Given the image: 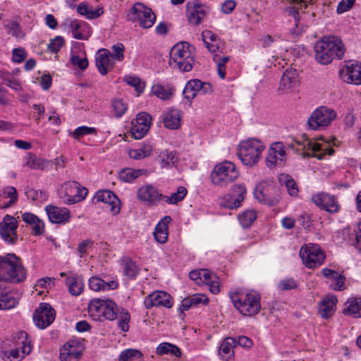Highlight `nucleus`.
Wrapping results in <instances>:
<instances>
[{
	"instance_id": "nucleus-53",
	"label": "nucleus",
	"mask_w": 361,
	"mask_h": 361,
	"mask_svg": "<svg viewBox=\"0 0 361 361\" xmlns=\"http://www.w3.org/2000/svg\"><path fill=\"white\" fill-rule=\"evenodd\" d=\"M213 59L217 65L218 75L221 79H224L226 76V63L229 61V56L220 57L215 54Z\"/></svg>"
},
{
	"instance_id": "nucleus-24",
	"label": "nucleus",
	"mask_w": 361,
	"mask_h": 361,
	"mask_svg": "<svg viewBox=\"0 0 361 361\" xmlns=\"http://www.w3.org/2000/svg\"><path fill=\"white\" fill-rule=\"evenodd\" d=\"M46 212L50 221L54 224H65L71 217L70 211L66 207L48 205L46 207Z\"/></svg>"
},
{
	"instance_id": "nucleus-13",
	"label": "nucleus",
	"mask_w": 361,
	"mask_h": 361,
	"mask_svg": "<svg viewBox=\"0 0 361 361\" xmlns=\"http://www.w3.org/2000/svg\"><path fill=\"white\" fill-rule=\"evenodd\" d=\"M18 222L16 219L6 214L0 223V236L9 245H14L18 240L17 228Z\"/></svg>"
},
{
	"instance_id": "nucleus-41",
	"label": "nucleus",
	"mask_w": 361,
	"mask_h": 361,
	"mask_svg": "<svg viewBox=\"0 0 361 361\" xmlns=\"http://www.w3.org/2000/svg\"><path fill=\"white\" fill-rule=\"evenodd\" d=\"M200 80L194 79L188 81L183 90L185 98L188 100L193 99L199 94Z\"/></svg>"
},
{
	"instance_id": "nucleus-33",
	"label": "nucleus",
	"mask_w": 361,
	"mask_h": 361,
	"mask_svg": "<svg viewBox=\"0 0 361 361\" xmlns=\"http://www.w3.org/2000/svg\"><path fill=\"white\" fill-rule=\"evenodd\" d=\"M157 161L162 169H170L178 162V157L174 152L165 149L159 153Z\"/></svg>"
},
{
	"instance_id": "nucleus-16",
	"label": "nucleus",
	"mask_w": 361,
	"mask_h": 361,
	"mask_svg": "<svg viewBox=\"0 0 361 361\" xmlns=\"http://www.w3.org/2000/svg\"><path fill=\"white\" fill-rule=\"evenodd\" d=\"M151 116L146 112L139 113L136 118L131 122L130 134L136 140L142 138L148 132L151 126Z\"/></svg>"
},
{
	"instance_id": "nucleus-25",
	"label": "nucleus",
	"mask_w": 361,
	"mask_h": 361,
	"mask_svg": "<svg viewBox=\"0 0 361 361\" xmlns=\"http://www.w3.org/2000/svg\"><path fill=\"white\" fill-rule=\"evenodd\" d=\"M337 298L334 295H327L319 303V312L322 318L331 317L336 310Z\"/></svg>"
},
{
	"instance_id": "nucleus-44",
	"label": "nucleus",
	"mask_w": 361,
	"mask_h": 361,
	"mask_svg": "<svg viewBox=\"0 0 361 361\" xmlns=\"http://www.w3.org/2000/svg\"><path fill=\"white\" fill-rule=\"evenodd\" d=\"M94 200L97 202H102L109 205L114 204L118 200L116 195L108 190L98 191L95 194Z\"/></svg>"
},
{
	"instance_id": "nucleus-15",
	"label": "nucleus",
	"mask_w": 361,
	"mask_h": 361,
	"mask_svg": "<svg viewBox=\"0 0 361 361\" xmlns=\"http://www.w3.org/2000/svg\"><path fill=\"white\" fill-rule=\"evenodd\" d=\"M55 310L49 303L42 302L35 310L33 321L39 329H45L55 319Z\"/></svg>"
},
{
	"instance_id": "nucleus-6",
	"label": "nucleus",
	"mask_w": 361,
	"mask_h": 361,
	"mask_svg": "<svg viewBox=\"0 0 361 361\" xmlns=\"http://www.w3.org/2000/svg\"><path fill=\"white\" fill-rule=\"evenodd\" d=\"M88 312L95 321H114L118 317V307L110 299L94 298L89 302Z\"/></svg>"
},
{
	"instance_id": "nucleus-9",
	"label": "nucleus",
	"mask_w": 361,
	"mask_h": 361,
	"mask_svg": "<svg viewBox=\"0 0 361 361\" xmlns=\"http://www.w3.org/2000/svg\"><path fill=\"white\" fill-rule=\"evenodd\" d=\"M127 16L129 20L137 23L144 29L152 27L156 21V16L152 9L142 3L135 4Z\"/></svg>"
},
{
	"instance_id": "nucleus-56",
	"label": "nucleus",
	"mask_w": 361,
	"mask_h": 361,
	"mask_svg": "<svg viewBox=\"0 0 361 361\" xmlns=\"http://www.w3.org/2000/svg\"><path fill=\"white\" fill-rule=\"evenodd\" d=\"M112 53L110 56L116 61H121L124 59L125 47L122 43H116L111 47Z\"/></svg>"
},
{
	"instance_id": "nucleus-28",
	"label": "nucleus",
	"mask_w": 361,
	"mask_h": 361,
	"mask_svg": "<svg viewBox=\"0 0 361 361\" xmlns=\"http://www.w3.org/2000/svg\"><path fill=\"white\" fill-rule=\"evenodd\" d=\"M322 274L326 278H330L334 282L330 285L334 290H342L345 288V277L338 274L336 271L324 268L322 269Z\"/></svg>"
},
{
	"instance_id": "nucleus-55",
	"label": "nucleus",
	"mask_w": 361,
	"mask_h": 361,
	"mask_svg": "<svg viewBox=\"0 0 361 361\" xmlns=\"http://www.w3.org/2000/svg\"><path fill=\"white\" fill-rule=\"evenodd\" d=\"M0 196L10 198V204H15L18 200V193L13 186H6L0 190Z\"/></svg>"
},
{
	"instance_id": "nucleus-1",
	"label": "nucleus",
	"mask_w": 361,
	"mask_h": 361,
	"mask_svg": "<svg viewBox=\"0 0 361 361\" xmlns=\"http://www.w3.org/2000/svg\"><path fill=\"white\" fill-rule=\"evenodd\" d=\"M316 61L322 65H327L334 59H343L345 49L341 39L329 35L318 40L314 46Z\"/></svg>"
},
{
	"instance_id": "nucleus-63",
	"label": "nucleus",
	"mask_w": 361,
	"mask_h": 361,
	"mask_svg": "<svg viewBox=\"0 0 361 361\" xmlns=\"http://www.w3.org/2000/svg\"><path fill=\"white\" fill-rule=\"evenodd\" d=\"M71 62L73 66L78 67L80 70L86 69L89 64L88 60L86 57L80 58L75 55L71 56Z\"/></svg>"
},
{
	"instance_id": "nucleus-59",
	"label": "nucleus",
	"mask_w": 361,
	"mask_h": 361,
	"mask_svg": "<svg viewBox=\"0 0 361 361\" xmlns=\"http://www.w3.org/2000/svg\"><path fill=\"white\" fill-rule=\"evenodd\" d=\"M25 195L28 200L32 201H42L46 199V195L42 191L36 190L30 188L25 189Z\"/></svg>"
},
{
	"instance_id": "nucleus-22",
	"label": "nucleus",
	"mask_w": 361,
	"mask_h": 361,
	"mask_svg": "<svg viewBox=\"0 0 361 361\" xmlns=\"http://www.w3.org/2000/svg\"><path fill=\"white\" fill-rule=\"evenodd\" d=\"M206 14L205 10L198 1L195 0L187 3L186 16L190 24L200 25Z\"/></svg>"
},
{
	"instance_id": "nucleus-8",
	"label": "nucleus",
	"mask_w": 361,
	"mask_h": 361,
	"mask_svg": "<svg viewBox=\"0 0 361 361\" xmlns=\"http://www.w3.org/2000/svg\"><path fill=\"white\" fill-rule=\"evenodd\" d=\"M300 257L303 264L309 269H315L324 264L326 259L324 250L317 244L307 243L302 246Z\"/></svg>"
},
{
	"instance_id": "nucleus-26",
	"label": "nucleus",
	"mask_w": 361,
	"mask_h": 361,
	"mask_svg": "<svg viewBox=\"0 0 361 361\" xmlns=\"http://www.w3.org/2000/svg\"><path fill=\"white\" fill-rule=\"evenodd\" d=\"M298 76L295 69H287L281 76L279 89L288 91L298 85Z\"/></svg>"
},
{
	"instance_id": "nucleus-64",
	"label": "nucleus",
	"mask_w": 361,
	"mask_h": 361,
	"mask_svg": "<svg viewBox=\"0 0 361 361\" xmlns=\"http://www.w3.org/2000/svg\"><path fill=\"white\" fill-rule=\"evenodd\" d=\"M64 43V39L61 36L56 37L48 45V49L52 53H56L59 51Z\"/></svg>"
},
{
	"instance_id": "nucleus-19",
	"label": "nucleus",
	"mask_w": 361,
	"mask_h": 361,
	"mask_svg": "<svg viewBox=\"0 0 361 361\" xmlns=\"http://www.w3.org/2000/svg\"><path fill=\"white\" fill-rule=\"evenodd\" d=\"M312 200L317 207L329 213H336L339 211L340 206L334 195L320 192L313 195Z\"/></svg>"
},
{
	"instance_id": "nucleus-11",
	"label": "nucleus",
	"mask_w": 361,
	"mask_h": 361,
	"mask_svg": "<svg viewBox=\"0 0 361 361\" xmlns=\"http://www.w3.org/2000/svg\"><path fill=\"white\" fill-rule=\"evenodd\" d=\"M336 118V113L334 110L320 106L312 113L307 120V125L311 130H316L329 126Z\"/></svg>"
},
{
	"instance_id": "nucleus-32",
	"label": "nucleus",
	"mask_w": 361,
	"mask_h": 361,
	"mask_svg": "<svg viewBox=\"0 0 361 361\" xmlns=\"http://www.w3.org/2000/svg\"><path fill=\"white\" fill-rule=\"evenodd\" d=\"M205 47L211 53H216L220 48L221 41L217 35L210 30H204L201 34Z\"/></svg>"
},
{
	"instance_id": "nucleus-30",
	"label": "nucleus",
	"mask_w": 361,
	"mask_h": 361,
	"mask_svg": "<svg viewBox=\"0 0 361 361\" xmlns=\"http://www.w3.org/2000/svg\"><path fill=\"white\" fill-rule=\"evenodd\" d=\"M201 282L207 284L209 286V290L217 294L220 291L219 279L213 273L207 269H201Z\"/></svg>"
},
{
	"instance_id": "nucleus-51",
	"label": "nucleus",
	"mask_w": 361,
	"mask_h": 361,
	"mask_svg": "<svg viewBox=\"0 0 361 361\" xmlns=\"http://www.w3.org/2000/svg\"><path fill=\"white\" fill-rule=\"evenodd\" d=\"M142 353L136 349H126L122 351L118 357V361H135L137 359H142Z\"/></svg>"
},
{
	"instance_id": "nucleus-10",
	"label": "nucleus",
	"mask_w": 361,
	"mask_h": 361,
	"mask_svg": "<svg viewBox=\"0 0 361 361\" xmlns=\"http://www.w3.org/2000/svg\"><path fill=\"white\" fill-rule=\"evenodd\" d=\"M254 195L259 202L269 206L276 205L280 200L278 188L269 180L259 183L256 186Z\"/></svg>"
},
{
	"instance_id": "nucleus-31",
	"label": "nucleus",
	"mask_w": 361,
	"mask_h": 361,
	"mask_svg": "<svg viewBox=\"0 0 361 361\" xmlns=\"http://www.w3.org/2000/svg\"><path fill=\"white\" fill-rule=\"evenodd\" d=\"M12 341L21 348V353L28 355L32 350L31 341L27 334L24 331H20L12 336Z\"/></svg>"
},
{
	"instance_id": "nucleus-57",
	"label": "nucleus",
	"mask_w": 361,
	"mask_h": 361,
	"mask_svg": "<svg viewBox=\"0 0 361 361\" xmlns=\"http://www.w3.org/2000/svg\"><path fill=\"white\" fill-rule=\"evenodd\" d=\"M96 133L97 130L94 128L82 126L77 128L73 133H71V135L73 138L78 139L81 137H83L85 135Z\"/></svg>"
},
{
	"instance_id": "nucleus-5",
	"label": "nucleus",
	"mask_w": 361,
	"mask_h": 361,
	"mask_svg": "<svg viewBox=\"0 0 361 361\" xmlns=\"http://www.w3.org/2000/svg\"><path fill=\"white\" fill-rule=\"evenodd\" d=\"M264 149L265 146L259 140L250 138L240 142L237 154L245 166L253 167L260 160Z\"/></svg>"
},
{
	"instance_id": "nucleus-48",
	"label": "nucleus",
	"mask_w": 361,
	"mask_h": 361,
	"mask_svg": "<svg viewBox=\"0 0 361 361\" xmlns=\"http://www.w3.org/2000/svg\"><path fill=\"white\" fill-rule=\"evenodd\" d=\"M257 218L255 210L250 209L242 212L238 215V220L242 227L249 228Z\"/></svg>"
},
{
	"instance_id": "nucleus-12",
	"label": "nucleus",
	"mask_w": 361,
	"mask_h": 361,
	"mask_svg": "<svg viewBox=\"0 0 361 361\" xmlns=\"http://www.w3.org/2000/svg\"><path fill=\"white\" fill-rule=\"evenodd\" d=\"M329 141H326L323 143L312 142L309 140H305L303 143L295 141V143L290 144L289 147L293 149H295L297 151L302 149H310L313 153L319 152V154H313L314 157H317L319 159H322L326 154L333 155L334 149L329 146Z\"/></svg>"
},
{
	"instance_id": "nucleus-35",
	"label": "nucleus",
	"mask_w": 361,
	"mask_h": 361,
	"mask_svg": "<svg viewBox=\"0 0 361 361\" xmlns=\"http://www.w3.org/2000/svg\"><path fill=\"white\" fill-rule=\"evenodd\" d=\"M235 346V340L228 337L221 343L219 353L226 361H229L234 357L233 348Z\"/></svg>"
},
{
	"instance_id": "nucleus-21",
	"label": "nucleus",
	"mask_w": 361,
	"mask_h": 361,
	"mask_svg": "<svg viewBox=\"0 0 361 361\" xmlns=\"http://www.w3.org/2000/svg\"><path fill=\"white\" fill-rule=\"evenodd\" d=\"M339 75L345 82L361 85V64L349 63L339 71Z\"/></svg>"
},
{
	"instance_id": "nucleus-29",
	"label": "nucleus",
	"mask_w": 361,
	"mask_h": 361,
	"mask_svg": "<svg viewBox=\"0 0 361 361\" xmlns=\"http://www.w3.org/2000/svg\"><path fill=\"white\" fill-rule=\"evenodd\" d=\"M118 285V282L115 280L105 281L97 276H92L89 279V287L94 291L114 290Z\"/></svg>"
},
{
	"instance_id": "nucleus-20",
	"label": "nucleus",
	"mask_w": 361,
	"mask_h": 361,
	"mask_svg": "<svg viewBox=\"0 0 361 361\" xmlns=\"http://www.w3.org/2000/svg\"><path fill=\"white\" fill-rule=\"evenodd\" d=\"M285 155L286 151L283 143L281 142L273 143L268 149V154L266 158L267 167L273 169L278 164L282 165Z\"/></svg>"
},
{
	"instance_id": "nucleus-38",
	"label": "nucleus",
	"mask_w": 361,
	"mask_h": 361,
	"mask_svg": "<svg viewBox=\"0 0 361 361\" xmlns=\"http://www.w3.org/2000/svg\"><path fill=\"white\" fill-rule=\"evenodd\" d=\"M100 51L103 52L100 54L96 58V66L99 72L104 75L108 73V67L110 66V51L108 49H103Z\"/></svg>"
},
{
	"instance_id": "nucleus-42",
	"label": "nucleus",
	"mask_w": 361,
	"mask_h": 361,
	"mask_svg": "<svg viewBox=\"0 0 361 361\" xmlns=\"http://www.w3.org/2000/svg\"><path fill=\"white\" fill-rule=\"evenodd\" d=\"M66 283L68 287L70 293L73 295H79L83 290V283L76 276L67 277Z\"/></svg>"
},
{
	"instance_id": "nucleus-14",
	"label": "nucleus",
	"mask_w": 361,
	"mask_h": 361,
	"mask_svg": "<svg viewBox=\"0 0 361 361\" xmlns=\"http://www.w3.org/2000/svg\"><path fill=\"white\" fill-rule=\"evenodd\" d=\"M62 187L64 188V202L69 204L82 200L88 193L87 189L77 181H67Z\"/></svg>"
},
{
	"instance_id": "nucleus-52",
	"label": "nucleus",
	"mask_w": 361,
	"mask_h": 361,
	"mask_svg": "<svg viewBox=\"0 0 361 361\" xmlns=\"http://www.w3.org/2000/svg\"><path fill=\"white\" fill-rule=\"evenodd\" d=\"M152 92L155 96L163 100L169 99L173 95V90L171 88L165 87L159 85H154Z\"/></svg>"
},
{
	"instance_id": "nucleus-45",
	"label": "nucleus",
	"mask_w": 361,
	"mask_h": 361,
	"mask_svg": "<svg viewBox=\"0 0 361 361\" xmlns=\"http://www.w3.org/2000/svg\"><path fill=\"white\" fill-rule=\"evenodd\" d=\"M157 353L159 355L171 354L177 357H180L181 351L180 348L169 343H162L157 348Z\"/></svg>"
},
{
	"instance_id": "nucleus-58",
	"label": "nucleus",
	"mask_w": 361,
	"mask_h": 361,
	"mask_svg": "<svg viewBox=\"0 0 361 361\" xmlns=\"http://www.w3.org/2000/svg\"><path fill=\"white\" fill-rule=\"evenodd\" d=\"M231 195L236 198L235 202L241 204V202L245 200V197L246 195L245 187L243 185H234L232 188Z\"/></svg>"
},
{
	"instance_id": "nucleus-37",
	"label": "nucleus",
	"mask_w": 361,
	"mask_h": 361,
	"mask_svg": "<svg viewBox=\"0 0 361 361\" xmlns=\"http://www.w3.org/2000/svg\"><path fill=\"white\" fill-rule=\"evenodd\" d=\"M162 121L164 126L169 129H178L180 126V116L178 111L175 109L166 112Z\"/></svg>"
},
{
	"instance_id": "nucleus-3",
	"label": "nucleus",
	"mask_w": 361,
	"mask_h": 361,
	"mask_svg": "<svg viewBox=\"0 0 361 361\" xmlns=\"http://www.w3.org/2000/svg\"><path fill=\"white\" fill-rule=\"evenodd\" d=\"M229 298L235 308L243 316H255L261 309L259 293L255 291L237 290L229 293Z\"/></svg>"
},
{
	"instance_id": "nucleus-54",
	"label": "nucleus",
	"mask_w": 361,
	"mask_h": 361,
	"mask_svg": "<svg viewBox=\"0 0 361 361\" xmlns=\"http://www.w3.org/2000/svg\"><path fill=\"white\" fill-rule=\"evenodd\" d=\"M116 118H121L127 111L128 105L122 99H114L111 103Z\"/></svg>"
},
{
	"instance_id": "nucleus-47",
	"label": "nucleus",
	"mask_w": 361,
	"mask_h": 361,
	"mask_svg": "<svg viewBox=\"0 0 361 361\" xmlns=\"http://www.w3.org/2000/svg\"><path fill=\"white\" fill-rule=\"evenodd\" d=\"M281 184H284L290 195L296 196L298 194V188L293 178L288 174H282L279 178Z\"/></svg>"
},
{
	"instance_id": "nucleus-46",
	"label": "nucleus",
	"mask_w": 361,
	"mask_h": 361,
	"mask_svg": "<svg viewBox=\"0 0 361 361\" xmlns=\"http://www.w3.org/2000/svg\"><path fill=\"white\" fill-rule=\"evenodd\" d=\"M17 304V300L13 296L8 293L4 292L0 287V309L6 310L14 307Z\"/></svg>"
},
{
	"instance_id": "nucleus-43",
	"label": "nucleus",
	"mask_w": 361,
	"mask_h": 361,
	"mask_svg": "<svg viewBox=\"0 0 361 361\" xmlns=\"http://www.w3.org/2000/svg\"><path fill=\"white\" fill-rule=\"evenodd\" d=\"M188 193L187 189L183 186L177 188L176 192L172 193L170 196L163 195L162 200L169 204H175L182 201Z\"/></svg>"
},
{
	"instance_id": "nucleus-61",
	"label": "nucleus",
	"mask_w": 361,
	"mask_h": 361,
	"mask_svg": "<svg viewBox=\"0 0 361 361\" xmlns=\"http://www.w3.org/2000/svg\"><path fill=\"white\" fill-rule=\"evenodd\" d=\"M124 80L129 85L134 87L137 92L141 93L143 92L145 86L142 84L139 78L128 75L125 77Z\"/></svg>"
},
{
	"instance_id": "nucleus-36",
	"label": "nucleus",
	"mask_w": 361,
	"mask_h": 361,
	"mask_svg": "<svg viewBox=\"0 0 361 361\" xmlns=\"http://www.w3.org/2000/svg\"><path fill=\"white\" fill-rule=\"evenodd\" d=\"M4 29L8 35H11L18 39H23L25 36V33L22 30L20 25L18 21V18H14L11 20L5 22Z\"/></svg>"
},
{
	"instance_id": "nucleus-23",
	"label": "nucleus",
	"mask_w": 361,
	"mask_h": 361,
	"mask_svg": "<svg viewBox=\"0 0 361 361\" xmlns=\"http://www.w3.org/2000/svg\"><path fill=\"white\" fill-rule=\"evenodd\" d=\"M137 195L140 200L147 202L149 205H156L160 200H162V195L156 188L150 185L140 188Z\"/></svg>"
},
{
	"instance_id": "nucleus-39",
	"label": "nucleus",
	"mask_w": 361,
	"mask_h": 361,
	"mask_svg": "<svg viewBox=\"0 0 361 361\" xmlns=\"http://www.w3.org/2000/svg\"><path fill=\"white\" fill-rule=\"evenodd\" d=\"M77 11L82 16H85L88 19H94L104 13L102 7H99L97 9H94L92 6L86 4L85 3H80L77 8Z\"/></svg>"
},
{
	"instance_id": "nucleus-62",
	"label": "nucleus",
	"mask_w": 361,
	"mask_h": 361,
	"mask_svg": "<svg viewBox=\"0 0 361 361\" xmlns=\"http://www.w3.org/2000/svg\"><path fill=\"white\" fill-rule=\"evenodd\" d=\"M1 78L6 82L7 86L14 90L15 91L19 92L22 90L19 82L13 79L8 73L3 74Z\"/></svg>"
},
{
	"instance_id": "nucleus-17",
	"label": "nucleus",
	"mask_w": 361,
	"mask_h": 361,
	"mask_svg": "<svg viewBox=\"0 0 361 361\" xmlns=\"http://www.w3.org/2000/svg\"><path fill=\"white\" fill-rule=\"evenodd\" d=\"M84 348L78 341H69L60 349L61 361H80Z\"/></svg>"
},
{
	"instance_id": "nucleus-49",
	"label": "nucleus",
	"mask_w": 361,
	"mask_h": 361,
	"mask_svg": "<svg viewBox=\"0 0 361 361\" xmlns=\"http://www.w3.org/2000/svg\"><path fill=\"white\" fill-rule=\"evenodd\" d=\"M142 174V170H134L132 169H125L120 171V179L126 183H130Z\"/></svg>"
},
{
	"instance_id": "nucleus-4",
	"label": "nucleus",
	"mask_w": 361,
	"mask_h": 361,
	"mask_svg": "<svg viewBox=\"0 0 361 361\" xmlns=\"http://www.w3.org/2000/svg\"><path fill=\"white\" fill-rule=\"evenodd\" d=\"M169 66L182 72H189L195 63L194 57L190 51V44L186 42L177 43L170 51Z\"/></svg>"
},
{
	"instance_id": "nucleus-60",
	"label": "nucleus",
	"mask_w": 361,
	"mask_h": 361,
	"mask_svg": "<svg viewBox=\"0 0 361 361\" xmlns=\"http://www.w3.org/2000/svg\"><path fill=\"white\" fill-rule=\"evenodd\" d=\"M235 197L231 194H228L225 195L221 200V205L225 208L228 209H236L239 207L241 204L240 203H237L235 202Z\"/></svg>"
},
{
	"instance_id": "nucleus-18",
	"label": "nucleus",
	"mask_w": 361,
	"mask_h": 361,
	"mask_svg": "<svg viewBox=\"0 0 361 361\" xmlns=\"http://www.w3.org/2000/svg\"><path fill=\"white\" fill-rule=\"evenodd\" d=\"M171 296L165 291L157 290L151 293L145 298L144 304L147 309L152 307H164L171 308L173 306Z\"/></svg>"
},
{
	"instance_id": "nucleus-7",
	"label": "nucleus",
	"mask_w": 361,
	"mask_h": 361,
	"mask_svg": "<svg viewBox=\"0 0 361 361\" xmlns=\"http://www.w3.org/2000/svg\"><path fill=\"white\" fill-rule=\"evenodd\" d=\"M239 176V172L235 164L229 161H224L215 165L210 174L213 185L225 187L235 181Z\"/></svg>"
},
{
	"instance_id": "nucleus-40",
	"label": "nucleus",
	"mask_w": 361,
	"mask_h": 361,
	"mask_svg": "<svg viewBox=\"0 0 361 361\" xmlns=\"http://www.w3.org/2000/svg\"><path fill=\"white\" fill-rule=\"evenodd\" d=\"M49 163L48 160L38 157L35 154L28 153L25 166L34 170H44Z\"/></svg>"
},
{
	"instance_id": "nucleus-50",
	"label": "nucleus",
	"mask_w": 361,
	"mask_h": 361,
	"mask_svg": "<svg viewBox=\"0 0 361 361\" xmlns=\"http://www.w3.org/2000/svg\"><path fill=\"white\" fill-rule=\"evenodd\" d=\"M123 273L130 279H134L139 272V268L131 259L126 258L123 260Z\"/></svg>"
},
{
	"instance_id": "nucleus-34",
	"label": "nucleus",
	"mask_w": 361,
	"mask_h": 361,
	"mask_svg": "<svg viewBox=\"0 0 361 361\" xmlns=\"http://www.w3.org/2000/svg\"><path fill=\"white\" fill-rule=\"evenodd\" d=\"M346 307L343 312L345 315L353 318L361 317V298H351L346 302Z\"/></svg>"
},
{
	"instance_id": "nucleus-27",
	"label": "nucleus",
	"mask_w": 361,
	"mask_h": 361,
	"mask_svg": "<svg viewBox=\"0 0 361 361\" xmlns=\"http://www.w3.org/2000/svg\"><path fill=\"white\" fill-rule=\"evenodd\" d=\"M171 221L169 216H164L155 226L154 237L159 243H165L168 240V224Z\"/></svg>"
},
{
	"instance_id": "nucleus-2",
	"label": "nucleus",
	"mask_w": 361,
	"mask_h": 361,
	"mask_svg": "<svg viewBox=\"0 0 361 361\" xmlns=\"http://www.w3.org/2000/svg\"><path fill=\"white\" fill-rule=\"evenodd\" d=\"M21 259L15 254L0 256V281L18 283L26 278Z\"/></svg>"
}]
</instances>
